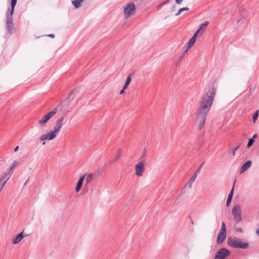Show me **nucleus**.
I'll use <instances>...</instances> for the list:
<instances>
[{"mask_svg":"<svg viewBox=\"0 0 259 259\" xmlns=\"http://www.w3.org/2000/svg\"><path fill=\"white\" fill-rule=\"evenodd\" d=\"M216 90L212 87L202 97L196 115V121L198 123V130H201L205 123L206 116L212 104Z\"/></svg>","mask_w":259,"mask_h":259,"instance_id":"nucleus-1","label":"nucleus"},{"mask_svg":"<svg viewBox=\"0 0 259 259\" xmlns=\"http://www.w3.org/2000/svg\"><path fill=\"white\" fill-rule=\"evenodd\" d=\"M16 3L17 0H11V10L10 12H8L7 14L6 27L8 33L10 34H12L14 31L13 15Z\"/></svg>","mask_w":259,"mask_h":259,"instance_id":"nucleus-2","label":"nucleus"},{"mask_svg":"<svg viewBox=\"0 0 259 259\" xmlns=\"http://www.w3.org/2000/svg\"><path fill=\"white\" fill-rule=\"evenodd\" d=\"M227 243L230 247L235 248L247 249L249 247L248 243L242 242L239 238L236 237H229Z\"/></svg>","mask_w":259,"mask_h":259,"instance_id":"nucleus-3","label":"nucleus"},{"mask_svg":"<svg viewBox=\"0 0 259 259\" xmlns=\"http://www.w3.org/2000/svg\"><path fill=\"white\" fill-rule=\"evenodd\" d=\"M230 250L225 247L219 249L215 253L214 259H226L230 255Z\"/></svg>","mask_w":259,"mask_h":259,"instance_id":"nucleus-4","label":"nucleus"},{"mask_svg":"<svg viewBox=\"0 0 259 259\" xmlns=\"http://www.w3.org/2000/svg\"><path fill=\"white\" fill-rule=\"evenodd\" d=\"M232 212L234 221L237 223L240 222L242 219L240 206L238 204H235L233 207Z\"/></svg>","mask_w":259,"mask_h":259,"instance_id":"nucleus-5","label":"nucleus"},{"mask_svg":"<svg viewBox=\"0 0 259 259\" xmlns=\"http://www.w3.org/2000/svg\"><path fill=\"white\" fill-rule=\"evenodd\" d=\"M136 7L135 4L133 2L128 3L124 7V13L126 18L133 15L135 13Z\"/></svg>","mask_w":259,"mask_h":259,"instance_id":"nucleus-6","label":"nucleus"},{"mask_svg":"<svg viewBox=\"0 0 259 259\" xmlns=\"http://www.w3.org/2000/svg\"><path fill=\"white\" fill-rule=\"evenodd\" d=\"M58 134V133H57L55 131H54V130H53H53H51L48 133H47L46 134H44L42 136H41L40 137V140L41 141H44L42 142V145H44L46 144V142L45 141V140H53L54 139H55L57 135Z\"/></svg>","mask_w":259,"mask_h":259,"instance_id":"nucleus-7","label":"nucleus"},{"mask_svg":"<svg viewBox=\"0 0 259 259\" xmlns=\"http://www.w3.org/2000/svg\"><path fill=\"white\" fill-rule=\"evenodd\" d=\"M57 108H54L51 112L44 116L41 119L38 121L40 125L43 126L57 112Z\"/></svg>","mask_w":259,"mask_h":259,"instance_id":"nucleus-8","label":"nucleus"},{"mask_svg":"<svg viewBox=\"0 0 259 259\" xmlns=\"http://www.w3.org/2000/svg\"><path fill=\"white\" fill-rule=\"evenodd\" d=\"M145 169L144 164L138 163L135 166L136 175L138 177H141Z\"/></svg>","mask_w":259,"mask_h":259,"instance_id":"nucleus-9","label":"nucleus"},{"mask_svg":"<svg viewBox=\"0 0 259 259\" xmlns=\"http://www.w3.org/2000/svg\"><path fill=\"white\" fill-rule=\"evenodd\" d=\"M63 120L64 117H61L59 118L56 122V124L54 127V130L57 133H59L63 125Z\"/></svg>","mask_w":259,"mask_h":259,"instance_id":"nucleus-10","label":"nucleus"},{"mask_svg":"<svg viewBox=\"0 0 259 259\" xmlns=\"http://www.w3.org/2000/svg\"><path fill=\"white\" fill-rule=\"evenodd\" d=\"M9 171L5 172L1 179H0V184H1V182H3V183L2 184V186L0 188V192L1 191L2 189H3L4 186L7 182V181L10 178V175H9Z\"/></svg>","mask_w":259,"mask_h":259,"instance_id":"nucleus-11","label":"nucleus"},{"mask_svg":"<svg viewBox=\"0 0 259 259\" xmlns=\"http://www.w3.org/2000/svg\"><path fill=\"white\" fill-rule=\"evenodd\" d=\"M226 233L220 232L217 238V242L218 244H221L226 239Z\"/></svg>","mask_w":259,"mask_h":259,"instance_id":"nucleus-12","label":"nucleus"},{"mask_svg":"<svg viewBox=\"0 0 259 259\" xmlns=\"http://www.w3.org/2000/svg\"><path fill=\"white\" fill-rule=\"evenodd\" d=\"M252 162L251 160H248L245 162L241 166L240 173L242 174L247 170L251 165Z\"/></svg>","mask_w":259,"mask_h":259,"instance_id":"nucleus-13","label":"nucleus"},{"mask_svg":"<svg viewBox=\"0 0 259 259\" xmlns=\"http://www.w3.org/2000/svg\"><path fill=\"white\" fill-rule=\"evenodd\" d=\"M85 176L86 175H84L83 176L80 177L75 187V191L76 192H78L80 190L82 186L83 180L84 179V177H85Z\"/></svg>","mask_w":259,"mask_h":259,"instance_id":"nucleus-14","label":"nucleus"},{"mask_svg":"<svg viewBox=\"0 0 259 259\" xmlns=\"http://www.w3.org/2000/svg\"><path fill=\"white\" fill-rule=\"evenodd\" d=\"M196 38H194V37H191L190 39L188 41V42L186 45V46L187 47L186 50L185 52H186L189 49H190L194 45L195 42L196 41Z\"/></svg>","mask_w":259,"mask_h":259,"instance_id":"nucleus-15","label":"nucleus"},{"mask_svg":"<svg viewBox=\"0 0 259 259\" xmlns=\"http://www.w3.org/2000/svg\"><path fill=\"white\" fill-rule=\"evenodd\" d=\"M246 21L247 19L245 18V15L242 14L239 16L237 23L239 26H242V25H243Z\"/></svg>","mask_w":259,"mask_h":259,"instance_id":"nucleus-16","label":"nucleus"},{"mask_svg":"<svg viewBox=\"0 0 259 259\" xmlns=\"http://www.w3.org/2000/svg\"><path fill=\"white\" fill-rule=\"evenodd\" d=\"M23 237H24V236L23 235V232H21L20 233H19L17 236V237L13 240V241H12L13 243L14 244H18V243H19L21 241V240L23 239Z\"/></svg>","mask_w":259,"mask_h":259,"instance_id":"nucleus-17","label":"nucleus"},{"mask_svg":"<svg viewBox=\"0 0 259 259\" xmlns=\"http://www.w3.org/2000/svg\"><path fill=\"white\" fill-rule=\"evenodd\" d=\"M234 185L233 186V188H232V190H231L230 193L229 194L228 198H227V202H226V206L227 207L230 205L231 201L232 199L233 195V191H234Z\"/></svg>","mask_w":259,"mask_h":259,"instance_id":"nucleus-18","label":"nucleus"},{"mask_svg":"<svg viewBox=\"0 0 259 259\" xmlns=\"http://www.w3.org/2000/svg\"><path fill=\"white\" fill-rule=\"evenodd\" d=\"M146 149H144L143 152L142 154L139 158L140 162L139 163H143L145 164L146 161Z\"/></svg>","mask_w":259,"mask_h":259,"instance_id":"nucleus-19","label":"nucleus"},{"mask_svg":"<svg viewBox=\"0 0 259 259\" xmlns=\"http://www.w3.org/2000/svg\"><path fill=\"white\" fill-rule=\"evenodd\" d=\"M197 177V175L196 174H194L193 175V176L191 177V178L189 180L187 184L189 185V188H191L193 183L195 181V179H196Z\"/></svg>","mask_w":259,"mask_h":259,"instance_id":"nucleus-20","label":"nucleus"},{"mask_svg":"<svg viewBox=\"0 0 259 259\" xmlns=\"http://www.w3.org/2000/svg\"><path fill=\"white\" fill-rule=\"evenodd\" d=\"M84 0H74L72 1V3L75 8L77 9L80 7V4Z\"/></svg>","mask_w":259,"mask_h":259,"instance_id":"nucleus-21","label":"nucleus"},{"mask_svg":"<svg viewBox=\"0 0 259 259\" xmlns=\"http://www.w3.org/2000/svg\"><path fill=\"white\" fill-rule=\"evenodd\" d=\"M121 155V150L119 149L118 150V154H117V155L116 156V158H115L111 160L110 161V162H109L110 163L112 164V163H113L115 162L118 160V159L120 157Z\"/></svg>","mask_w":259,"mask_h":259,"instance_id":"nucleus-22","label":"nucleus"},{"mask_svg":"<svg viewBox=\"0 0 259 259\" xmlns=\"http://www.w3.org/2000/svg\"><path fill=\"white\" fill-rule=\"evenodd\" d=\"M131 81V75H128L127 78H126V81H125V82L124 84V89H125L127 88V87H128V85H129V84L130 83Z\"/></svg>","mask_w":259,"mask_h":259,"instance_id":"nucleus-23","label":"nucleus"},{"mask_svg":"<svg viewBox=\"0 0 259 259\" xmlns=\"http://www.w3.org/2000/svg\"><path fill=\"white\" fill-rule=\"evenodd\" d=\"M85 182L87 184L90 183L93 179V175L92 174H89L88 175L85 176Z\"/></svg>","mask_w":259,"mask_h":259,"instance_id":"nucleus-24","label":"nucleus"},{"mask_svg":"<svg viewBox=\"0 0 259 259\" xmlns=\"http://www.w3.org/2000/svg\"><path fill=\"white\" fill-rule=\"evenodd\" d=\"M75 94H76V91L75 90H72L71 93H70V94L68 96V99L70 101L74 99V98Z\"/></svg>","mask_w":259,"mask_h":259,"instance_id":"nucleus-25","label":"nucleus"},{"mask_svg":"<svg viewBox=\"0 0 259 259\" xmlns=\"http://www.w3.org/2000/svg\"><path fill=\"white\" fill-rule=\"evenodd\" d=\"M189 10L188 7H184L179 9L178 12L175 14L176 16H179L182 12L185 11H188Z\"/></svg>","mask_w":259,"mask_h":259,"instance_id":"nucleus-26","label":"nucleus"},{"mask_svg":"<svg viewBox=\"0 0 259 259\" xmlns=\"http://www.w3.org/2000/svg\"><path fill=\"white\" fill-rule=\"evenodd\" d=\"M17 164L18 162L16 161H14L13 163L11 164V166L8 169V171L10 172L11 170H12L13 168H14L16 167Z\"/></svg>","mask_w":259,"mask_h":259,"instance_id":"nucleus-27","label":"nucleus"},{"mask_svg":"<svg viewBox=\"0 0 259 259\" xmlns=\"http://www.w3.org/2000/svg\"><path fill=\"white\" fill-rule=\"evenodd\" d=\"M220 232H226V225H225V223L224 222H222V227H221V229Z\"/></svg>","mask_w":259,"mask_h":259,"instance_id":"nucleus-28","label":"nucleus"},{"mask_svg":"<svg viewBox=\"0 0 259 259\" xmlns=\"http://www.w3.org/2000/svg\"><path fill=\"white\" fill-rule=\"evenodd\" d=\"M208 24V21H206L204 23H202L200 25L198 29H199V30H201V29H202L203 27L207 26Z\"/></svg>","mask_w":259,"mask_h":259,"instance_id":"nucleus-29","label":"nucleus"},{"mask_svg":"<svg viewBox=\"0 0 259 259\" xmlns=\"http://www.w3.org/2000/svg\"><path fill=\"white\" fill-rule=\"evenodd\" d=\"M258 116V111L257 110L253 114V117H252V119H253L254 122H255Z\"/></svg>","mask_w":259,"mask_h":259,"instance_id":"nucleus-30","label":"nucleus"},{"mask_svg":"<svg viewBox=\"0 0 259 259\" xmlns=\"http://www.w3.org/2000/svg\"><path fill=\"white\" fill-rule=\"evenodd\" d=\"M253 143H254V140L253 139H250L248 140L247 146L248 147H250L251 146H252L253 145Z\"/></svg>","mask_w":259,"mask_h":259,"instance_id":"nucleus-31","label":"nucleus"},{"mask_svg":"<svg viewBox=\"0 0 259 259\" xmlns=\"http://www.w3.org/2000/svg\"><path fill=\"white\" fill-rule=\"evenodd\" d=\"M204 164V162H203L201 164L199 165V166L197 168V169L196 170V171L194 172V174H196L197 175H198V174L199 172L200 169H201L203 165Z\"/></svg>","mask_w":259,"mask_h":259,"instance_id":"nucleus-32","label":"nucleus"},{"mask_svg":"<svg viewBox=\"0 0 259 259\" xmlns=\"http://www.w3.org/2000/svg\"><path fill=\"white\" fill-rule=\"evenodd\" d=\"M234 230L235 231V232H238V233H243V230L242 229V228H234Z\"/></svg>","mask_w":259,"mask_h":259,"instance_id":"nucleus-33","label":"nucleus"},{"mask_svg":"<svg viewBox=\"0 0 259 259\" xmlns=\"http://www.w3.org/2000/svg\"><path fill=\"white\" fill-rule=\"evenodd\" d=\"M200 31V30H199V29H198L196 32L194 34L193 36H192V37H194V38H196V36L197 35H198V33Z\"/></svg>","mask_w":259,"mask_h":259,"instance_id":"nucleus-34","label":"nucleus"},{"mask_svg":"<svg viewBox=\"0 0 259 259\" xmlns=\"http://www.w3.org/2000/svg\"><path fill=\"white\" fill-rule=\"evenodd\" d=\"M176 6L175 5H173L171 6L170 8V11L173 12L176 10Z\"/></svg>","mask_w":259,"mask_h":259,"instance_id":"nucleus-35","label":"nucleus"},{"mask_svg":"<svg viewBox=\"0 0 259 259\" xmlns=\"http://www.w3.org/2000/svg\"><path fill=\"white\" fill-rule=\"evenodd\" d=\"M239 147V146H237L232 151V154H233V155H235V152L237 150V149Z\"/></svg>","mask_w":259,"mask_h":259,"instance_id":"nucleus-36","label":"nucleus"},{"mask_svg":"<svg viewBox=\"0 0 259 259\" xmlns=\"http://www.w3.org/2000/svg\"><path fill=\"white\" fill-rule=\"evenodd\" d=\"M183 0H175L176 3L178 4H181Z\"/></svg>","mask_w":259,"mask_h":259,"instance_id":"nucleus-37","label":"nucleus"},{"mask_svg":"<svg viewBox=\"0 0 259 259\" xmlns=\"http://www.w3.org/2000/svg\"><path fill=\"white\" fill-rule=\"evenodd\" d=\"M169 2V0H165L162 2V4L166 5Z\"/></svg>","mask_w":259,"mask_h":259,"instance_id":"nucleus-38","label":"nucleus"},{"mask_svg":"<svg viewBox=\"0 0 259 259\" xmlns=\"http://www.w3.org/2000/svg\"><path fill=\"white\" fill-rule=\"evenodd\" d=\"M124 90H125V89H124V88H123V89L120 91V93H119V94H120V95L124 93Z\"/></svg>","mask_w":259,"mask_h":259,"instance_id":"nucleus-39","label":"nucleus"},{"mask_svg":"<svg viewBox=\"0 0 259 259\" xmlns=\"http://www.w3.org/2000/svg\"><path fill=\"white\" fill-rule=\"evenodd\" d=\"M49 37L54 38L55 35L53 34H50L48 35Z\"/></svg>","mask_w":259,"mask_h":259,"instance_id":"nucleus-40","label":"nucleus"},{"mask_svg":"<svg viewBox=\"0 0 259 259\" xmlns=\"http://www.w3.org/2000/svg\"><path fill=\"white\" fill-rule=\"evenodd\" d=\"M257 134H254V135H253V137H252V139H254V138H257Z\"/></svg>","mask_w":259,"mask_h":259,"instance_id":"nucleus-41","label":"nucleus"},{"mask_svg":"<svg viewBox=\"0 0 259 259\" xmlns=\"http://www.w3.org/2000/svg\"><path fill=\"white\" fill-rule=\"evenodd\" d=\"M18 148H19V147L18 146L17 147H16L14 149V152H16L18 150Z\"/></svg>","mask_w":259,"mask_h":259,"instance_id":"nucleus-42","label":"nucleus"},{"mask_svg":"<svg viewBox=\"0 0 259 259\" xmlns=\"http://www.w3.org/2000/svg\"><path fill=\"white\" fill-rule=\"evenodd\" d=\"M163 5H164L163 4H162V3L160 4L158 6V8H160V7H161Z\"/></svg>","mask_w":259,"mask_h":259,"instance_id":"nucleus-43","label":"nucleus"},{"mask_svg":"<svg viewBox=\"0 0 259 259\" xmlns=\"http://www.w3.org/2000/svg\"><path fill=\"white\" fill-rule=\"evenodd\" d=\"M256 233L257 234V235L259 236V228L257 229L256 230Z\"/></svg>","mask_w":259,"mask_h":259,"instance_id":"nucleus-44","label":"nucleus"},{"mask_svg":"<svg viewBox=\"0 0 259 259\" xmlns=\"http://www.w3.org/2000/svg\"><path fill=\"white\" fill-rule=\"evenodd\" d=\"M29 180V178L27 180L26 182L25 183L24 185H26V184L28 182Z\"/></svg>","mask_w":259,"mask_h":259,"instance_id":"nucleus-45","label":"nucleus"},{"mask_svg":"<svg viewBox=\"0 0 259 259\" xmlns=\"http://www.w3.org/2000/svg\"><path fill=\"white\" fill-rule=\"evenodd\" d=\"M3 183V182H1V184H0V187L2 186Z\"/></svg>","mask_w":259,"mask_h":259,"instance_id":"nucleus-46","label":"nucleus"}]
</instances>
